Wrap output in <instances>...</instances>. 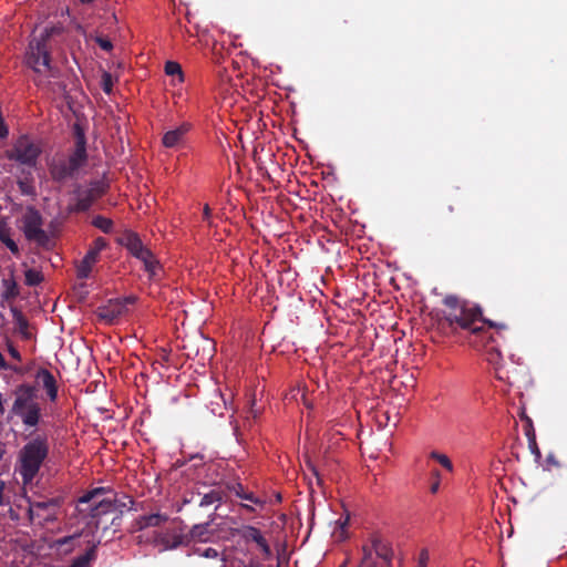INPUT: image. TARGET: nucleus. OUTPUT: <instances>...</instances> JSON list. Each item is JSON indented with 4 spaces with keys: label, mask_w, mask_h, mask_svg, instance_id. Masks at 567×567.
Masks as SVG:
<instances>
[{
    "label": "nucleus",
    "mask_w": 567,
    "mask_h": 567,
    "mask_svg": "<svg viewBox=\"0 0 567 567\" xmlns=\"http://www.w3.org/2000/svg\"><path fill=\"white\" fill-rule=\"evenodd\" d=\"M439 487H440V482L436 481L435 483L432 484L431 492L436 493L439 491Z\"/></svg>",
    "instance_id": "79ce46f5"
},
{
    "label": "nucleus",
    "mask_w": 567,
    "mask_h": 567,
    "mask_svg": "<svg viewBox=\"0 0 567 567\" xmlns=\"http://www.w3.org/2000/svg\"><path fill=\"white\" fill-rule=\"evenodd\" d=\"M216 399H217V401H216V402H212V412H213L214 414L223 415V409H224V408L221 406L220 402H221L223 404H225V401H224V399H223V396H221L220 394H218V395L216 396Z\"/></svg>",
    "instance_id": "c85d7f7f"
},
{
    "label": "nucleus",
    "mask_w": 567,
    "mask_h": 567,
    "mask_svg": "<svg viewBox=\"0 0 567 567\" xmlns=\"http://www.w3.org/2000/svg\"><path fill=\"white\" fill-rule=\"evenodd\" d=\"M2 297L6 300H11L19 295L18 286L13 277H9L2 280Z\"/></svg>",
    "instance_id": "5701e85b"
},
{
    "label": "nucleus",
    "mask_w": 567,
    "mask_h": 567,
    "mask_svg": "<svg viewBox=\"0 0 567 567\" xmlns=\"http://www.w3.org/2000/svg\"><path fill=\"white\" fill-rule=\"evenodd\" d=\"M430 560V554L427 549H422L417 559V567H427Z\"/></svg>",
    "instance_id": "7c9ffc66"
},
{
    "label": "nucleus",
    "mask_w": 567,
    "mask_h": 567,
    "mask_svg": "<svg viewBox=\"0 0 567 567\" xmlns=\"http://www.w3.org/2000/svg\"><path fill=\"white\" fill-rule=\"evenodd\" d=\"M340 567H346V565H341Z\"/></svg>",
    "instance_id": "a18cd8bd"
},
{
    "label": "nucleus",
    "mask_w": 567,
    "mask_h": 567,
    "mask_svg": "<svg viewBox=\"0 0 567 567\" xmlns=\"http://www.w3.org/2000/svg\"><path fill=\"white\" fill-rule=\"evenodd\" d=\"M238 495H239L241 498L247 499V501H250V502H252V503H255V504H260V503H261L258 498H256V497H255L252 494H250V493H243V494H238Z\"/></svg>",
    "instance_id": "f704fd0d"
},
{
    "label": "nucleus",
    "mask_w": 567,
    "mask_h": 567,
    "mask_svg": "<svg viewBox=\"0 0 567 567\" xmlns=\"http://www.w3.org/2000/svg\"><path fill=\"white\" fill-rule=\"evenodd\" d=\"M430 457L434 461H436L443 468H445L447 472L452 473L454 471L452 461L446 454L440 453L437 451H432L430 453Z\"/></svg>",
    "instance_id": "b1692460"
},
{
    "label": "nucleus",
    "mask_w": 567,
    "mask_h": 567,
    "mask_svg": "<svg viewBox=\"0 0 567 567\" xmlns=\"http://www.w3.org/2000/svg\"><path fill=\"white\" fill-rule=\"evenodd\" d=\"M93 225L100 228L104 233H110L112 229V220L102 216H97L93 219Z\"/></svg>",
    "instance_id": "bb28decb"
},
{
    "label": "nucleus",
    "mask_w": 567,
    "mask_h": 567,
    "mask_svg": "<svg viewBox=\"0 0 567 567\" xmlns=\"http://www.w3.org/2000/svg\"><path fill=\"white\" fill-rule=\"evenodd\" d=\"M14 317V326L16 331L23 338V339H30L32 337V333L29 330L28 321L24 319V317L18 312H13Z\"/></svg>",
    "instance_id": "4be33fe9"
},
{
    "label": "nucleus",
    "mask_w": 567,
    "mask_h": 567,
    "mask_svg": "<svg viewBox=\"0 0 567 567\" xmlns=\"http://www.w3.org/2000/svg\"><path fill=\"white\" fill-rule=\"evenodd\" d=\"M3 451L0 449V458L2 457Z\"/></svg>",
    "instance_id": "c03bdc74"
},
{
    "label": "nucleus",
    "mask_w": 567,
    "mask_h": 567,
    "mask_svg": "<svg viewBox=\"0 0 567 567\" xmlns=\"http://www.w3.org/2000/svg\"><path fill=\"white\" fill-rule=\"evenodd\" d=\"M76 537H78V536H69V537H64V538L58 539V540L54 543V545H55L56 547H59V548H60V547H62L63 545H66V544H69V543H71V542H73Z\"/></svg>",
    "instance_id": "72a5a7b5"
},
{
    "label": "nucleus",
    "mask_w": 567,
    "mask_h": 567,
    "mask_svg": "<svg viewBox=\"0 0 567 567\" xmlns=\"http://www.w3.org/2000/svg\"><path fill=\"white\" fill-rule=\"evenodd\" d=\"M167 519H168V517L166 515L161 514V513H154V514L140 516L135 520L134 526L137 530H143L148 527L161 526L162 524L166 523Z\"/></svg>",
    "instance_id": "ddd939ff"
},
{
    "label": "nucleus",
    "mask_w": 567,
    "mask_h": 567,
    "mask_svg": "<svg viewBox=\"0 0 567 567\" xmlns=\"http://www.w3.org/2000/svg\"><path fill=\"white\" fill-rule=\"evenodd\" d=\"M8 350H9V353H10V355H11L12 358H14V359H17V360H20V353H19V351H18L14 347L9 346V349H8Z\"/></svg>",
    "instance_id": "4c0bfd02"
},
{
    "label": "nucleus",
    "mask_w": 567,
    "mask_h": 567,
    "mask_svg": "<svg viewBox=\"0 0 567 567\" xmlns=\"http://www.w3.org/2000/svg\"><path fill=\"white\" fill-rule=\"evenodd\" d=\"M498 379H501V380H504V379L508 380V377L504 378L502 374L498 373Z\"/></svg>",
    "instance_id": "37998d69"
},
{
    "label": "nucleus",
    "mask_w": 567,
    "mask_h": 567,
    "mask_svg": "<svg viewBox=\"0 0 567 567\" xmlns=\"http://www.w3.org/2000/svg\"><path fill=\"white\" fill-rule=\"evenodd\" d=\"M56 515V504L53 502H39L29 507V517L33 524L43 525Z\"/></svg>",
    "instance_id": "6e6552de"
},
{
    "label": "nucleus",
    "mask_w": 567,
    "mask_h": 567,
    "mask_svg": "<svg viewBox=\"0 0 567 567\" xmlns=\"http://www.w3.org/2000/svg\"><path fill=\"white\" fill-rule=\"evenodd\" d=\"M120 243L128 249V251L134 257H140L142 252H144L147 248H145L138 238V236L134 233H125L121 238Z\"/></svg>",
    "instance_id": "4468645a"
},
{
    "label": "nucleus",
    "mask_w": 567,
    "mask_h": 567,
    "mask_svg": "<svg viewBox=\"0 0 567 567\" xmlns=\"http://www.w3.org/2000/svg\"><path fill=\"white\" fill-rule=\"evenodd\" d=\"M143 265L145 270L150 274V277H154L157 275V271L159 269V265L157 259L154 257V255L146 249L140 257H137Z\"/></svg>",
    "instance_id": "6ab92c4d"
},
{
    "label": "nucleus",
    "mask_w": 567,
    "mask_h": 567,
    "mask_svg": "<svg viewBox=\"0 0 567 567\" xmlns=\"http://www.w3.org/2000/svg\"><path fill=\"white\" fill-rule=\"evenodd\" d=\"M3 488H4L3 482H0V506H3L6 504L3 496H2Z\"/></svg>",
    "instance_id": "ea45409f"
},
{
    "label": "nucleus",
    "mask_w": 567,
    "mask_h": 567,
    "mask_svg": "<svg viewBox=\"0 0 567 567\" xmlns=\"http://www.w3.org/2000/svg\"><path fill=\"white\" fill-rule=\"evenodd\" d=\"M85 161V148L84 144H78L74 154L71 156L69 161V166L64 172H59L58 167L54 166L52 169V174L56 178H62L66 174H71L75 169H78Z\"/></svg>",
    "instance_id": "9b49d317"
},
{
    "label": "nucleus",
    "mask_w": 567,
    "mask_h": 567,
    "mask_svg": "<svg viewBox=\"0 0 567 567\" xmlns=\"http://www.w3.org/2000/svg\"><path fill=\"white\" fill-rule=\"evenodd\" d=\"M105 489L103 487L94 488L79 498L80 504H90V515L92 517L106 514L113 509V502L103 497Z\"/></svg>",
    "instance_id": "39448f33"
},
{
    "label": "nucleus",
    "mask_w": 567,
    "mask_h": 567,
    "mask_svg": "<svg viewBox=\"0 0 567 567\" xmlns=\"http://www.w3.org/2000/svg\"><path fill=\"white\" fill-rule=\"evenodd\" d=\"M12 412L18 415L25 426L38 425L41 409L37 402V390L31 385H20L16 392Z\"/></svg>",
    "instance_id": "20e7f679"
},
{
    "label": "nucleus",
    "mask_w": 567,
    "mask_h": 567,
    "mask_svg": "<svg viewBox=\"0 0 567 567\" xmlns=\"http://www.w3.org/2000/svg\"><path fill=\"white\" fill-rule=\"evenodd\" d=\"M359 567H390V556L383 546L374 545L373 548L364 549Z\"/></svg>",
    "instance_id": "1a4fd4ad"
},
{
    "label": "nucleus",
    "mask_w": 567,
    "mask_h": 567,
    "mask_svg": "<svg viewBox=\"0 0 567 567\" xmlns=\"http://www.w3.org/2000/svg\"><path fill=\"white\" fill-rule=\"evenodd\" d=\"M55 32V28H45L39 35L29 42L25 54V63L35 73L55 76V69L51 65V53L49 40Z\"/></svg>",
    "instance_id": "f03ea898"
},
{
    "label": "nucleus",
    "mask_w": 567,
    "mask_h": 567,
    "mask_svg": "<svg viewBox=\"0 0 567 567\" xmlns=\"http://www.w3.org/2000/svg\"><path fill=\"white\" fill-rule=\"evenodd\" d=\"M134 301L135 299L132 297L123 300H110L106 305L97 309V316L107 323H113L120 317L127 313V306L134 303Z\"/></svg>",
    "instance_id": "423d86ee"
},
{
    "label": "nucleus",
    "mask_w": 567,
    "mask_h": 567,
    "mask_svg": "<svg viewBox=\"0 0 567 567\" xmlns=\"http://www.w3.org/2000/svg\"><path fill=\"white\" fill-rule=\"evenodd\" d=\"M114 80L110 72L104 71L101 76V87L105 94H111L113 91Z\"/></svg>",
    "instance_id": "a878e982"
},
{
    "label": "nucleus",
    "mask_w": 567,
    "mask_h": 567,
    "mask_svg": "<svg viewBox=\"0 0 567 567\" xmlns=\"http://www.w3.org/2000/svg\"><path fill=\"white\" fill-rule=\"evenodd\" d=\"M0 241L3 243L12 254H19V248L11 238V228L6 218L0 217Z\"/></svg>",
    "instance_id": "2eb2a0df"
},
{
    "label": "nucleus",
    "mask_w": 567,
    "mask_h": 567,
    "mask_svg": "<svg viewBox=\"0 0 567 567\" xmlns=\"http://www.w3.org/2000/svg\"><path fill=\"white\" fill-rule=\"evenodd\" d=\"M443 302L446 307L444 318L451 327L456 324L473 333L482 331V324H480L482 322L481 312L478 309L468 307L455 296H446Z\"/></svg>",
    "instance_id": "7ed1b4c3"
},
{
    "label": "nucleus",
    "mask_w": 567,
    "mask_h": 567,
    "mask_svg": "<svg viewBox=\"0 0 567 567\" xmlns=\"http://www.w3.org/2000/svg\"><path fill=\"white\" fill-rule=\"evenodd\" d=\"M190 131V124L184 123L174 130H169L164 134L162 142H179L186 138L187 133Z\"/></svg>",
    "instance_id": "a211bd4d"
},
{
    "label": "nucleus",
    "mask_w": 567,
    "mask_h": 567,
    "mask_svg": "<svg viewBox=\"0 0 567 567\" xmlns=\"http://www.w3.org/2000/svg\"><path fill=\"white\" fill-rule=\"evenodd\" d=\"M348 523H349L348 516L340 517L338 520H336L334 527L332 530V537L334 538V540L342 542L348 537V529H347Z\"/></svg>",
    "instance_id": "aec40b11"
},
{
    "label": "nucleus",
    "mask_w": 567,
    "mask_h": 567,
    "mask_svg": "<svg viewBox=\"0 0 567 567\" xmlns=\"http://www.w3.org/2000/svg\"><path fill=\"white\" fill-rule=\"evenodd\" d=\"M240 535L247 543H254L256 545V549L264 559L271 557L269 544L259 529L252 526H245L241 528Z\"/></svg>",
    "instance_id": "9d476101"
},
{
    "label": "nucleus",
    "mask_w": 567,
    "mask_h": 567,
    "mask_svg": "<svg viewBox=\"0 0 567 567\" xmlns=\"http://www.w3.org/2000/svg\"><path fill=\"white\" fill-rule=\"evenodd\" d=\"M35 382L38 385H42L49 395L54 401L58 396L56 382L53 374L47 369H40L35 374Z\"/></svg>",
    "instance_id": "f8f14e48"
},
{
    "label": "nucleus",
    "mask_w": 567,
    "mask_h": 567,
    "mask_svg": "<svg viewBox=\"0 0 567 567\" xmlns=\"http://www.w3.org/2000/svg\"><path fill=\"white\" fill-rule=\"evenodd\" d=\"M73 133L75 136V142H85L84 130L81 127L80 124L75 123L73 125Z\"/></svg>",
    "instance_id": "2f4dec72"
},
{
    "label": "nucleus",
    "mask_w": 567,
    "mask_h": 567,
    "mask_svg": "<svg viewBox=\"0 0 567 567\" xmlns=\"http://www.w3.org/2000/svg\"><path fill=\"white\" fill-rule=\"evenodd\" d=\"M94 554L95 545H93L84 556L78 558L75 563L72 565V567H86L90 560L94 557Z\"/></svg>",
    "instance_id": "cd10ccee"
},
{
    "label": "nucleus",
    "mask_w": 567,
    "mask_h": 567,
    "mask_svg": "<svg viewBox=\"0 0 567 567\" xmlns=\"http://www.w3.org/2000/svg\"><path fill=\"white\" fill-rule=\"evenodd\" d=\"M48 453V440L42 436L32 439L21 449L18 458V472L24 484L30 483L35 477Z\"/></svg>",
    "instance_id": "f257e3e1"
},
{
    "label": "nucleus",
    "mask_w": 567,
    "mask_h": 567,
    "mask_svg": "<svg viewBox=\"0 0 567 567\" xmlns=\"http://www.w3.org/2000/svg\"><path fill=\"white\" fill-rule=\"evenodd\" d=\"M486 323L491 327V328H494L496 330H506L507 329V326L505 323H498V322H494V321H486Z\"/></svg>",
    "instance_id": "c9c22d12"
},
{
    "label": "nucleus",
    "mask_w": 567,
    "mask_h": 567,
    "mask_svg": "<svg viewBox=\"0 0 567 567\" xmlns=\"http://www.w3.org/2000/svg\"><path fill=\"white\" fill-rule=\"evenodd\" d=\"M38 155V150L33 144H19L16 151V157L22 163H31Z\"/></svg>",
    "instance_id": "f3484780"
},
{
    "label": "nucleus",
    "mask_w": 567,
    "mask_h": 567,
    "mask_svg": "<svg viewBox=\"0 0 567 567\" xmlns=\"http://www.w3.org/2000/svg\"><path fill=\"white\" fill-rule=\"evenodd\" d=\"M24 277L28 286H35L43 280L42 274L37 269H28Z\"/></svg>",
    "instance_id": "393cba45"
},
{
    "label": "nucleus",
    "mask_w": 567,
    "mask_h": 567,
    "mask_svg": "<svg viewBox=\"0 0 567 567\" xmlns=\"http://www.w3.org/2000/svg\"><path fill=\"white\" fill-rule=\"evenodd\" d=\"M209 217H210V209H209L208 205H205V207H204V218L206 220H208Z\"/></svg>",
    "instance_id": "a19ab883"
},
{
    "label": "nucleus",
    "mask_w": 567,
    "mask_h": 567,
    "mask_svg": "<svg viewBox=\"0 0 567 567\" xmlns=\"http://www.w3.org/2000/svg\"><path fill=\"white\" fill-rule=\"evenodd\" d=\"M95 42L104 51H111L113 48L112 42L109 39L103 38V37H96Z\"/></svg>",
    "instance_id": "c756f323"
},
{
    "label": "nucleus",
    "mask_w": 567,
    "mask_h": 567,
    "mask_svg": "<svg viewBox=\"0 0 567 567\" xmlns=\"http://www.w3.org/2000/svg\"><path fill=\"white\" fill-rule=\"evenodd\" d=\"M22 229L28 239L42 241L45 239V234L42 229V219L40 214L33 209L28 208L22 218Z\"/></svg>",
    "instance_id": "0eeeda50"
},
{
    "label": "nucleus",
    "mask_w": 567,
    "mask_h": 567,
    "mask_svg": "<svg viewBox=\"0 0 567 567\" xmlns=\"http://www.w3.org/2000/svg\"><path fill=\"white\" fill-rule=\"evenodd\" d=\"M164 70L168 76L177 78L176 80L173 79V84H176V82L177 83L184 82V73H183L182 66L178 62L167 61L165 63Z\"/></svg>",
    "instance_id": "412c9836"
},
{
    "label": "nucleus",
    "mask_w": 567,
    "mask_h": 567,
    "mask_svg": "<svg viewBox=\"0 0 567 567\" xmlns=\"http://www.w3.org/2000/svg\"><path fill=\"white\" fill-rule=\"evenodd\" d=\"M206 557H216L218 554H217V550L213 549V548H208L205 550V554H204Z\"/></svg>",
    "instance_id": "58836bf2"
},
{
    "label": "nucleus",
    "mask_w": 567,
    "mask_h": 567,
    "mask_svg": "<svg viewBox=\"0 0 567 567\" xmlns=\"http://www.w3.org/2000/svg\"><path fill=\"white\" fill-rule=\"evenodd\" d=\"M99 255L100 254L97 251L93 250L92 248L89 249V251L84 256L82 262L78 267L79 277H81V278L89 277V275L92 270V267L99 259Z\"/></svg>",
    "instance_id": "dca6fc26"
},
{
    "label": "nucleus",
    "mask_w": 567,
    "mask_h": 567,
    "mask_svg": "<svg viewBox=\"0 0 567 567\" xmlns=\"http://www.w3.org/2000/svg\"><path fill=\"white\" fill-rule=\"evenodd\" d=\"M105 247L106 240L102 237H99L94 240L93 246L91 248L100 254Z\"/></svg>",
    "instance_id": "473e14b6"
},
{
    "label": "nucleus",
    "mask_w": 567,
    "mask_h": 567,
    "mask_svg": "<svg viewBox=\"0 0 567 567\" xmlns=\"http://www.w3.org/2000/svg\"><path fill=\"white\" fill-rule=\"evenodd\" d=\"M262 151H264V147H261L260 151L258 150V147H254L252 155L257 162H262V158L260 155Z\"/></svg>",
    "instance_id": "e433bc0d"
}]
</instances>
